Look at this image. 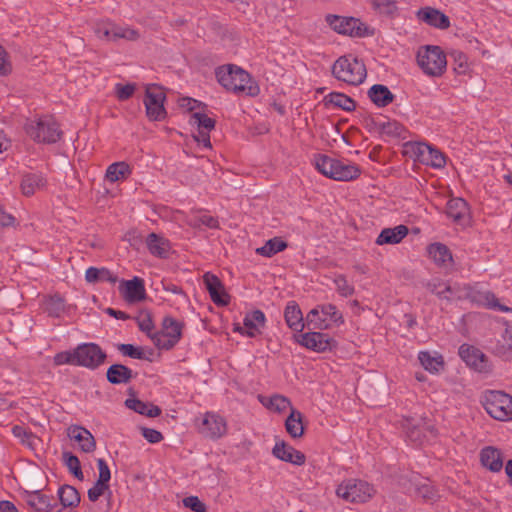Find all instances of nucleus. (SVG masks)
<instances>
[{
	"mask_svg": "<svg viewBox=\"0 0 512 512\" xmlns=\"http://www.w3.org/2000/svg\"><path fill=\"white\" fill-rule=\"evenodd\" d=\"M216 77L219 84L227 91L249 97H255L260 93L257 81L237 65L220 66L216 70Z\"/></svg>",
	"mask_w": 512,
	"mask_h": 512,
	"instance_id": "nucleus-1",
	"label": "nucleus"
},
{
	"mask_svg": "<svg viewBox=\"0 0 512 512\" xmlns=\"http://www.w3.org/2000/svg\"><path fill=\"white\" fill-rule=\"evenodd\" d=\"M325 22L333 32L349 38H366L375 34L373 27L353 16L327 14Z\"/></svg>",
	"mask_w": 512,
	"mask_h": 512,
	"instance_id": "nucleus-2",
	"label": "nucleus"
},
{
	"mask_svg": "<svg viewBox=\"0 0 512 512\" xmlns=\"http://www.w3.org/2000/svg\"><path fill=\"white\" fill-rule=\"evenodd\" d=\"M416 61L421 71L428 77L439 78L447 69V57L440 46L424 45L416 53Z\"/></svg>",
	"mask_w": 512,
	"mask_h": 512,
	"instance_id": "nucleus-3",
	"label": "nucleus"
},
{
	"mask_svg": "<svg viewBox=\"0 0 512 512\" xmlns=\"http://www.w3.org/2000/svg\"><path fill=\"white\" fill-rule=\"evenodd\" d=\"M481 404L492 419L512 421V395L501 390H487L481 396Z\"/></svg>",
	"mask_w": 512,
	"mask_h": 512,
	"instance_id": "nucleus-4",
	"label": "nucleus"
},
{
	"mask_svg": "<svg viewBox=\"0 0 512 512\" xmlns=\"http://www.w3.org/2000/svg\"><path fill=\"white\" fill-rule=\"evenodd\" d=\"M332 75L349 85H360L367 76L364 63L352 55L339 57L332 65Z\"/></svg>",
	"mask_w": 512,
	"mask_h": 512,
	"instance_id": "nucleus-5",
	"label": "nucleus"
},
{
	"mask_svg": "<svg viewBox=\"0 0 512 512\" xmlns=\"http://www.w3.org/2000/svg\"><path fill=\"white\" fill-rule=\"evenodd\" d=\"M315 167L321 174L336 181H350L360 175L358 166L325 155L315 158Z\"/></svg>",
	"mask_w": 512,
	"mask_h": 512,
	"instance_id": "nucleus-6",
	"label": "nucleus"
},
{
	"mask_svg": "<svg viewBox=\"0 0 512 512\" xmlns=\"http://www.w3.org/2000/svg\"><path fill=\"white\" fill-rule=\"evenodd\" d=\"M403 153L421 164L434 169H443L446 166V157L437 148L424 142H407L403 146Z\"/></svg>",
	"mask_w": 512,
	"mask_h": 512,
	"instance_id": "nucleus-7",
	"label": "nucleus"
},
{
	"mask_svg": "<svg viewBox=\"0 0 512 512\" xmlns=\"http://www.w3.org/2000/svg\"><path fill=\"white\" fill-rule=\"evenodd\" d=\"M335 493L345 502L362 504L368 502L375 495V489L364 480L351 478L340 482Z\"/></svg>",
	"mask_w": 512,
	"mask_h": 512,
	"instance_id": "nucleus-8",
	"label": "nucleus"
},
{
	"mask_svg": "<svg viewBox=\"0 0 512 512\" xmlns=\"http://www.w3.org/2000/svg\"><path fill=\"white\" fill-rule=\"evenodd\" d=\"M25 130L27 135L37 143H56L62 135L58 123L50 116L30 120Z\"/></svg>",
	"mask_w": 512,
	"mask_h": 512,
	"instance_id": "nucleus-9",
	"label": "nucleus"
},
{
	"mask_svg": "<svg viewBox=\"0 0 512 512\" xmlns=\"http://www.w3.org/2000/svg\"><path fill=\"white\" fill-rule=\"evenodd\" d=\"M342 323V314L332 304L317 305L306 315V324L313 330H326Z\"/></svg>",
	"mask_w": 512,
	"mask_h": 512,
	"instance_id": "nucleus-10",
	"label": "nucleus"
},
{
	"mask_svg": "<svg viewBox=\"0 0 512 512\" xmlns=\"http://www.w3.org/2000/svg\"><path fill=\"white\" fill-rule=\"evenodd\" d=\"M165 100V92L160 86L152 84L146 87L143 102L150 121H162L166 118Z\"/></svg>",
	"mask_w": 512,
	"mask_h": 512,
	"instance_id": "nucleus-11",
	"label": "nucleus"
},
{
	"mask_svg": "<svg viewBox=\"0 0 512 512\" xmlns=\"http://www.w3.org/2000/svg\"><path fill=\"white\" fill-rule=\"evenodd\" d=\"M198 432L207 439L217 440L227 434V421L214 412H205L196 423Z\"/></svg>",
	"mask_w": 512,
	"mask_h": 512,
	"instance_id": "nucleus-12",
	"label": "nucleus"
},
{
	"mask_svg": "<svg viewBox=\"0 0 512 512\" xmlns=\"http://www.w3.org/2000/svg\"><path fill=\"white\" fill-rule=\"evenodd\" d=\"M182 323L166 317L163 320L162 330L151 335V340L159 349L169 350L174 347L182 336Z\"/></svg>",
	"mask_w": 512,
	"mask_h": 512,
	"instance_id": "nucleus-13",
	"label": "nucleus"
},
{
	"mask_svg": "<svg viewBox=\"0 0 512 512\" xmlns=\"http://www.w3.org/2000/svg\"><path fill=\"white\" fill-rule=\"evenodd\" d=\"M94 32L100 40L108 42H115L120 39L137 41L140 38V33L137 30L129 26H120L110 22L97 23Z\"/></svg>",
	"mask_w": 512,
	"mask_h": 512,
	"instance_id": "nucleus-14",
	"label": "nucleus"
},
{
	"mask_svg": "<svg viewBox=\"0 0 512 512\" xmlns=\"http://www.w3.org/2000/svg\"><path fill=\"white\" fill-rule=\"evenodd\" d=\"M105 359V352L95 343H83L76 347V366L94 370L102 365Z\"/></svg>",
	"mask_w": 512,
	"mask_h": 512,
	"instance_id": "nucleus-15",
	"label": "nucleus"
},
{
	"mask_svg": "<svg viewBox=\"0 0 512 512\" xmlns=\"http://www.w3.org/2000/svg\"><path fill=\"white\" fill-rule=\"evenodd\" d=\"M295 340L306 349L317 353L331 350L337 346V342L334 338L319 331L298 334L295 336Z\"/></svg>",
	"mask_w": 512,
	"mask_h": 512,
	"instance_id": "nucleus-16",
	"label": "nucleus"
},
{
	"mask_svg": "<svg viewBox=\"0 0 512 512\" xmlns=\"http://www.w3.org/2000/svg\"><path fill=\"white\" fill-rule=\"evenodd\" d=\"M188 123L191 127L196 129L197 135H194V139L203 144L206 148H211L210 142V132L215 128V120L210 118L206 113H204V108L200 111L193 112L189 119Z\"/></svg>",
	"mask_w": 512,
	"mask_h": 512,
	"instance_id": "nucleus-17",
	"label": "nucleus"
},
{
	"mask_svg": "<svg viewBox=\"0 0 512 512\" xmlns=\"http://www.w3.org/2000/svg\"><path fill=\"white\" fill-rule=\"evenodd\" d=\"M479 462L483 469L494 474L500 473L504 467L503 451L493 445L484 446L479 451Z\"/></svg>",
	"mask_w": 512,
	"mask_h": 512,
	"instance_id": "nucleus-18",
	"label": "nucleus"
},
{
	"mask_svg": "<svg viewBox=\"0 0 512 512\" xmlns=\"http://www.w3.org/2000/svg\"><path fill=\"white\" fill-rule=\"evenodd\" d=\"M418 21L439 30H447L451 26L449 17L441 10L425 6L416 11Z\"/></svg>",
	"mask_w": 512,
	"mask_h": 512,
	"instance_id": "nucleus-19",
	"label": "nucleus"
},
{
	"mask_svg": "<svg viewBox=\"0 0 512 512\" xmlns=\"http://www.w3.org/2000/svg\"><path fill=\"white\" fill-rule=\"evenodd\" d=\"M272 455L279 461L295 466H302L306 462V456L304 453L295 449L282 439L276 440L272 448Z\"/></svg>",
	"mask_w": 512,
	"mask_h": 512,
	"instance_id": "nucleus-20",
	"label": "nucleus"
},
{
	"mask_svg": "<svg viewBox=\"0 0 512 512\" xmlns=\"http://www.w3.org/2000/svg\"><path fill=\"white\" fill-rule=\"evenodd\" d=\"M447 215L454 223L462 227H469L472 223L471 211L468 203L462 198H453L447 203Z\"/></svg>",
	"mask_w": 512,
	"mask_h": 512,
	"instance_id": "nucleus-21",
	"label": "nucleus"
},
{
	"mask_svg": "<svg viewBox=\"0 0 512 512\" xmlns=\"http://www.w3.org/2000/svg\"><path fill=\"white\" fill-rule=\"evenodd\" d=\"M67 437L77 443L84 453H92L96 449V441L92 433L80 425H70L66 429Z\"/></svg>",
	"mask_w": 512,
	"mask_h": 512,
	"instance_id": "nucleus-22",
	"label": "nucleus"
},
{
	"mask_svg": "<svg viewBox=\"0 0 512 512\" xmlns=\"http://www.w3.org/2000/svg\"><path fill=\"white\" fill-rule=\"evenodd\" d=\"M459 355L461 359L474 370L478 372H486L489 370L488 360L480 349L468 344H463L459 348Z\"/></svg>",
	"mask_w": 512,
	"mask_h": 512,
	"instance_id": "nucleus-23",
	"label": "nucleus"
},
{
	"mask_svg": "<svg viewBox=\"0 0 512 512\" xmlns=\"http://www.w3.org/2000/svg\"><path fill=\"white\" fill-rule=\"evenodd\" d=\"M204 284L209 292L211 300L219 306H226L230 302V296L226 292L221 280L214 274L206 272L203 275Z\"/></svg>",
	"mask_w": 512,
	"mask_h": 512,
	"instance_id": "nucleus-24",
	"label": "nucleus"
},
{
	"mask_svg": "<svg viewBox=\"0 0 512 512\" xmlns=\"http://www.w3.org/2000/svg\"><path fill=\"white\" fill-rule=\"evenodd\" d=\"M119 291L128 303H136L145 298V288L143 280L134 277L132 280H121L119 283Z\"/></svg>",
	"mask_w": 512,
	"mask_h": 512,
	"instance_id": "nucleus-25",
	"label": "nucleus"
},
{
	"mask_svg": "<svg viewBox=\"0 0 512 512\" xmlns=\"http://www.w3.org/2000/svg\"><path fill=\"white\" fill-rule=\"evenodd\" d=\"M97 466L99 470L98 479L88 490V498L92 502L97 501L109 489L108 482L111 478L110 469L103 459L97 460Z\"/></svg>",
	"mask_w": 512,
	"mask_h": 512,
	"instance_id": "nucleus-26",
	"label": "nucleus"
},
{
	"mask_svg": "<svg viewBox=\"0 0 512 512\" xmlns=\"http://www.w3.org/2000/svg\"><path fill=\"white\" fill-rule=\"evenodd\" d=\"M427 253L431 261L440 268L453 266V256L449 248L440 242H435L427 247Z\"/></svg>",
	"mask_w": 512,
	"mask_h": 512,
	"instance_id": "nucleus-27",
	"label": "nucleus"
},
{
	"mask_svg": "<svg viewBox=\"0 0 512 512\" xmlns=\"http://www.w3.org/2000/svg\"><path fill=\"white\" fill-rule=\"evenodd\" d=\"M418 360L423 369L430 374H439L445 367L444 357L437 351H420Z\"/></svg>",
	"mask_w": 512,
	"mask_h": 512,
	"instance_id": "nucleus-28",
	"label": "nucleus"
},
{
	"mask_svg": "<svg viewBox=\"0 0 512 512\" xmlns=\"http://www.w3.org/2000/svg\"><path fill=\"white\" fill-rule=\"evenodd\" d=\"M408 233V227L402 224L392 228H384L377 236L375 243L379 246L396 245L399 244Z\"/></svg>",
	"mask_w": 512,
	"mask_h": 512,
	"instance_id": "nucleus-29",
	"label": "nucleus"
},
{
	"mask_svg": "<svg viewBox=\"0 0 512 512\" xmlns=\"http://www.w3.org/2000/svg\"><path fill=\"white\" fill-rule=\"evenodd\" d=\"M284 318L287 326L297 333L302 332L305 328L306 319L304 320L299 305L294 301H291L286 305L284 310Z\"/></svg>",
	"mask_w": 512,
	"mask_h": 512,
	"instance_id": "nucleus-30",
	"label": "nucleus"
},
{
	"mask_svg": "<svg viewBox=\"0 0 512 512\" xmlns=\"http://www.w3.org/2000/svg\"><path fill=\"white\" fill-rule=\"evenodd\" d=\"M427 289L431 293L435 294L439 299L448 302H452L460 298L457 291L448 282L441 279H432L428 282Z\"/></svg>",
	"mask_w": 512,
	"mask_h": 512,
	"instance_id": "nucleus-31",
	"label": "nucleus"
},
{
	"mask_svg": "<svg viewBox=\"0 0 512 512\" xmlns=\"http://www.w3.org/2000/svg\"><path fill=\"white\" fill-rule=\"evenodd\" d=\"M26 502L33 512H53L55 504L51 503V499L39 490L27 492Z\"/></svg>",
	"mask_w": 512,
	"mask_h": 512,
	"instance_id": "nucleus-32",
	"label": "nucleus"
},
{
	"mask_svg": "<svg viewBox=\"0 0 512 512\" xmlns=\"http://www.w3.org/2000/svg\"><path fill=\"white\" fill-rule=\"evenodd\" d=\"M243 324L245 326V336L256 337L265 325V315L260 310L252 311L245 315Z\"/></svg>",
	"mask_w": 512,
	"mask_h": 512,
	"instance_id": "nucleus-33",
	"label": "nucleus"
},
{
	"mask_svg": "<svg viewBox=\"0 0 512 512\" xmlns=\"http://www.w3.org/2000/svg\"><path fill=\"white\" fill-rule=\"evenodd\" d=\"M146 245L149 252L158 258H166L171 249L169 241L156 233L147 236Z\"/></svg>",
	"mask_w": 512,
	"mask_h": 512,
	"instance_id": "nucleus-34",
	"label": "nucleus"
},
{
	"mask_svg": "<svg viewBox=\"0 0 512 512\" xmlns=\"http://www.w3.org/2000/svg\"><path fill=\"white\" fill-rule=\"evenodd\" d=\"M132 173L131 166L125 161H118L110 164L106 171L104 178L109 183L124 181L130 177Z\"/></svg>",
	"mask_w": 512,
	"mask_h": 512,
	"instance_id": "nucleus-35",
	"label": "nucleus"
},
{
	"mask_svg": "<svg viewBox=\"0 0 512 512\" xmlns=\"http://www.w3.org/2000/svg\"><path fill=\"white\" fill-rule=\"evenodd\" d=\"M303 420V414L299 410L291 408L285 421V428L292 438L299 439L303 436L305 430Z\"/></svg>",
	"mask_w": 512,
	"mask_h": 512,
	"instance_id": "nucleus-36",
	"label": "nucleus"
},
{
	"mask_svg": "<svg viewBox=\"0 0 512 512\" xmlns=\"http://www.w3.org/2000/svg\"><path fill=\"white\" fill-rule=\"evenodd\" d=\"M46 186L43 175L38 173L27 174L21 181V191L24 196H32Z\"/></svg>",
	"mask_w": 512,
	"mask_h": 512,
	"instance_id": "nucleus-37",
	"label": "nucleus"
},
{
	"mask_svg": "<svg viewBox=\"0 0 512 512\" xmlns=\"http://www.w3.org/2000/svg\"><path fill=\"white\" fill-rule=\"evenodd\" d=\"M125 405L134 412L150 418L157 417L161 414V409L158 406L143 402L135 397L126 399Z\"/></svg>",
	"mask_w": 512,
	"mask_h": 512,
	"instance_id": "nucleus-38",
	"label": "nucleus"
},
{
	"mask_svg": "<svg viewBox=\"0 0 512 512\" xmlns=\"http://www.w3.org/2000/svg\"><path fill=\"white\" fill-rule=\"evenodd\" d=\"M261 402L268 410L278 414H283L286 411L290 413L291 408H294L291 401L281 394H274L269 398L261 400Z\"/></svg>",
	"mask_w": 512,
	"mask_h": 512,
	"instance_id": "nucleus-39",
	"label": "nucleus"
},
{
	"mask_svg": "<svg viewBox=\"0 0 512 512\" xmlns=\"http://www.w3.org/2000/svg\"><path fill=\"white\" fill-rule=\"evenodd\" d=\"M132 378V370L122 364H113L107 370V380L111 384H124Z\"/></svg>",
	"mask_w": 512,
	"mask_h": 512,
	"instance_id": "nucleus-40",
	"label": "nucleus"
},
{
	"mask_svg": "<svg viewBox=\"0 0 512 512\" xmlns=\"http://www.w3.org/2000/svg\"><path fill=\"white\" fill-rule=\"evenodd\" d=\"M495 352L500 357L510 360L512 359V325H508L497 341Z\"/></svg>",
	"mask_w": 512,
	"mask_h": 512,
	"instance_id": "nucleus-41",
	"label": "nucleus"
},
{
	"mask_svg": "<svg viewBox=\"0 0 512 512\" xmlns=\"http://www.w3.org/2000/svg\"><path fill=\"white\" fill-rule=\"evenodd\" d=\"M323 102L327 107H337L346 111H351L355 108L354 101L345 94L339 92H332L324 97Z\"/></svg>",
	"mask_w": 512,
	"mask_h": 512,
	"instance_id": "nucleus-42",
	"label": "nucleus"
},
{
	"mask_svg": "<svg viewBox=\"0 0 512 512\" xmlns=\"http://www.w3.org/2000/svg\"><path fill=\"white\" fill-rule=\"evenodd\" d=\"M371 101L379 107H385L393 101V94L384 85H373L369 90Z\"/></svg>",
	"mask_w": 512,
	"mask_h": 512,
	"instance_id": "nucleus-43",
	"label": "nucleus"
},
{
	"mask_svg": "<svg viewBox=\"0 0 512 512\" xmlns=\"http://www.w3.org/2000/svg\"><path fill=\"white\" fill-rule=\"evenodd\" d=\"M58 497L64 508L76 507L80 503V495L78 491L69 485H64L59 488Z\"/></svg>",
	"mask_w": 512,
	"mask_h": 512,
	"instance_id": "nucleus-44",
	"label": "nucleus"
},
{
	"mask_svg": "<svg viewBox=\"0 0 512 512\" xmlns=\"http://www.w3.org/2000/svg\"><path fill=\"white\" fill-rule=\"evenodd\" d=\"M287 247V243L281 238L274 237L265 242V244L256 249V253L263 257H272L278 252L283 251Z\"/></svg>",
	"mask_w": 512,
	"mask_h": 512,
	"instance_id": "nucleus-45",
	"label": "nucleus"
},
{
	"mask_svg": "<svg viewBox=\"0 0 512 512\" xmlns=\"http://www.w3.org/2000/svg\"><path fill=\"white\" fill-rule=\"evenodd\" d=\"M415 493L424 501L435 502L440 498L438 491L428 480H421L415 485Z\"/></svg>",
	"mask_w": 512,
	"mask_h": 512,
	"instance_id": "nucleus-46",
	"label": "nucleus"
},
{
	"mask_svg": "<svg viewBox=\"0 0 512 512\" xmlns=\"http://www.w3.org/2000/svg\"><path fill=\"white\" fill-rule=\"evenodd\" d=\"M45 311L53 317H59L65 311V300L60 295H52L44 301Z\"/></svg>",
	"mask_w": 512,
	"mask_h": 512,
	"instance_id": "nucleus-47",
	"label": "nucleus"
},
{
	"mask_svg": "<svg viewBox=\"0 0 512 512\" xmlns=\"http://www.w3.org/2000/svg\"><path fill=\"white\" fill-rule=\"evenodd\" d=\"M453 60V71L457 75H467L471 71V65L468 56L459 50L451 53Z\"/></svg>",
	"mask_w": 512,
	"mask_h": 512,
	"instance_id": "nucleus-48",
	"label": "nucleus"
},
{
	"mask_svg": "<svg viewBox=\"0 0 512 512\" xmlns=\"http://www.w3.org/2000/svg\"><path fill=\"white\" fill-rule=\"evenodd\" d=\"M371 8L380 15L393 16L397 10V0H368Z\"/></svg>",
	"mask_w": 512,
	"mask_h": 512,
	"instance_id": "nucleus-49",
	"label": "nucleus"
},
{
	"mask_svg": "<svg viewBox=\"0 0 512 512\" xmlns=\"http://www.w3.org/2000/svg\"><path fill=\"white\" fill-rule=\"evenodd\" d=\"M188 224L193 228H200L201 226H206L210 229L219 228L218 219L208 214L196 216L194 219L190 220Z\"/></svg>",
	"mask_w": 512,
	"mask_h": 512,
	"instance_id": "nucleus-50",
	"label": "nucleus"
},
{
	"mask_svg": "<svg viewBox=\"0 0 512 512\" xmlns=\"http://www.w3.org/2000/svg\"><path fill=\"white\" fill-rule=\"evenodd\" d=\"M63 460L69 471L78 479L83 478L79 459L70 452L63 453Z\"/></svg>",
	"mask_w": 512,
	"mask_h": 512,
	"instance_id": "nucleus-51",
	"label": "nucleus"
},
{
	"mask_svg": "<svg viewBox=\"0 0 512 512\" xmlns=\"http://www.w3.org/2000/svg\"><path fill=\"white\" fill-rule=\"evenodd\" d=\"M136 321L138 323V326L141 331L147 333L149 337L151 338V335L153 329H154V323L152 321V316L148 311H141L136 317Z\"/></svg>",
	"mask_w": 512,
	"mask_h": 512,
	"instance_id": "nucleus-52",
	"label": "nucleus"
},
{
	"mask_svg": "<svg viewBox=\"0 0 512 512\" xmlns=\"http://www.w3.org/2000/svg\"><path fill=\"white\" fill-rule=\"evenodd\" d=\"M178 105L184 112H188L190 115L193 112L200 111L204 108V105L201 102L189 97L179 99Z\"/></svg>",
	"mask_w": 512,
	"mask_h": 512,
	"instance_id": "nucleus-53",
	"label": "nucleus"
},
{
	"mask_svg": "<svg viewBox=\"0 0 512 512\" xmlns=\"http://www.w3.org/2000/svg\"><path fill=\"white\" fill-rule=\"evenodd\" d=\"M183 506L193 512H207L206 504L198 496H188L183 499Z\"/></svg>",
	"mask_w": 512,
	"mask_h": 512,
	"instance_id": "nucleus-54",
	"label": "nucleus"
},
{
	"mask_svg": "<svg viewBox=\"0 0 512 512\" xmlns=\"http://www.w3.org/2000/svg\"><path fill=\"white\" fill-rule=\"evenodd\" d=\"M55 365H75L76 366V348L70 351H62L54 356Z\"/></svg>",
	"mask_w": 512,
	"mask_h": 512,
	"instance_id": "nucleus-55",
	"label": "nucleus"
},
{
	"mask_svg": "<svg viewBox=\"0 0 512 512\" xmlns=\"http://www.w3.org/2000/svg\"><path fill=\"white\" fill-rule=\"evenodd\" d=\"M335 285L337 288V291L344 297H349L354 293V288L352 285L348 283V281L342 277L339 276L335 279Z\"/></svg>",
	"mask_w": 512,
	"mask_h": 512,
	"instance_id": "nucleus-56",
	"label": "nucleus"
},
{
	"mask_svg": "<svg viewBox=\"0 0 512 512\" xmlns=\"http://www.w3.org/2000/svg\"><path fill=\"white\" fill-rule=\"evenodd\" d=\"M115 92L116 96L119 100H127L129 99L135 92V85L134 84H117L115 86Z\"/></svg>",
	"mask_w": 512,
	"mask_h": 512,
	"instance_id": "nucleus-57",
	"label": "nucleus"
},
{
	"mask_svg": "<svg viewBox=\"0 0 512 512\" xmlns=\"http://www.w3.org/2000/svg\"><path fill=\"white\" fill-rule=\"evenodd\" d=\"M118 349L126 356L134 359H141L143 352L140 348L133 346L132 344H120Z\"/></svg>",
	"mask_w": 512,
	"mask_h": 512,
	"instance_id": "nucleus-58",
	"label": "nucleus"
},
{
	"mask_svg": "<svg viewBox=\"0 0 512 512\" xmlns=\"http://www.w3.org/2000/svg\"><path fill=\"white\" fill-rule=\"evenodd\" d=\"M142 436L149 443H159L163 439V435L160 431L153 428H142Z\"/></svg>",
	"mask_w": 512,
	"mask_h": 512,
	"instance_id": "nucleus-59",
	"label": "nucleus"
},
{
	"mask_svg": "<svg viewBox=\"0 0 512 512\" xmlns=\"http://www.w3.org/2000/svg\"><path fill=\"white\" fill-rule=\"evenodd\" d=\"M12 71V65L8 59L7 52L0 45V75H8Z\"/></svg>",
	"mask_w": 512,
	"mask_h": 512,
	"instance_id": "nucleus-60",
	"label": "nucleus"
},
{
	"mask_svg": "<svg viewBox=\"0 0 512 512\" xmlns=\"http://www.w3.org/2000/svg\"><path fill=\"white\" fill-rule=\"evenodd\" d=\"M485 299L487 301V306L492 309H499L503 312H511L512 309L508 306L501 305L494 294L492 293H486Z\"/></svg>",
	"mask_w": 512,
	"mask_h": 512,
	"instance_id": "nucleus-61",
	"label": "nucleus"
},
{
	"mask_svg": "<svg viewBox=\"0 0 512 512\" xmlns=\"http://www.w3.org/2000/svg\"><path fill=\"white\" fill-rule=\"evenodd\" d=\"M102 268L90 267L85 272V280L88 283H95L101 280Z\"/></svg>",
	"mask_w": 512,
	"mask_h": 512,
	"instance_id": "nucleus-62",
	"label": "nucleus"
},
{
	"mask_svg": "<svg viewBox=\"0 0 512 512\" xmlns=\"http://www.w3.org/2000/svg\"><path fill=\"white\" fill-rule=\"evenodd\" d=\"M12 432L16 438H19L22 441V443L31 444L30 439L32 438V435L28 433L23 427L15 426L12 429Z\"/></svg>",
	"mask_w": 512,
	"mask_h": 512,
	"instance_id": "nucleus-63",
	"label": "nucleus"
},
{
	"mask_svg": "<svg viewBox=\"0 0 512 512\" xmlns=\"http://www.w3.org/2000/svg\"><path fill=\"white\" fill-rule=\"evenodd\" d=\"M14 223L15 218L0 206V226L9 227L13 226Z\"/></svg>",
	"mask_w": 512,
	"mask_h": 512,
	"instance_id": "nucleus-64",
	"label": "nucleus"
}]
</instances>
